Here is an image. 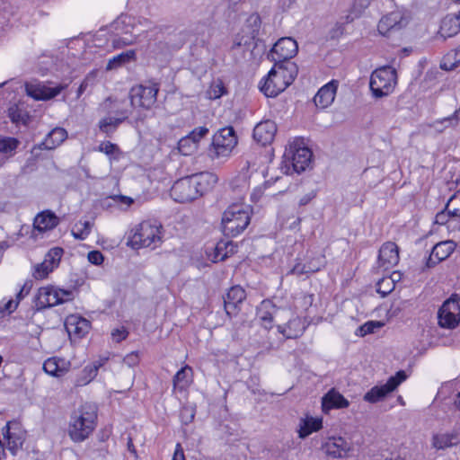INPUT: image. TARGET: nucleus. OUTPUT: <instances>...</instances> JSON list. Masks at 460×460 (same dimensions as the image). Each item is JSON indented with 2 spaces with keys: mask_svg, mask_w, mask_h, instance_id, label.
<instances>
[{
  "mask_svg": "<svg viewBox=\"0 0 460 460\" xmlns=\"http://www.w3.org/2000/svg\"><path fill=\"white\" fill-rule=\"evenodd\" d=\"M115 31L112 46L120 49L141 41V37L149 38L161 31V28L145 17L122 14L111 24Z\"/></svg>",
  "mask_w": 460,
  "mask_h": 460,
  "instance_id": "obj_1",
  "label": "nucleus"
},
{
  "mask_svg": "<svg viewBox=\"0 0 460 460\" xmlns=\"http://www.w3.org/2000/svg\"><path fill=\"white\" fill-rule=\"evenodd\" d=\"M217 176L202 172L176 181L171 188V197L179 203L192 201L214 188Z\"/></svg>",
  "mask_w": 460,
  "mask_h": 460,
  "instance_id": "obj_2",
  "label": "nucleus"
},
{
  "mask_svg": "<svg viewBox=\"0 0 460 460\" xmlns=\"http://www.w3.org/2000/svg\"><path fill=\"white\" fill-rule=\"evenodd\" d=\"M96 419L95 408L90 404L82 405L75 411L67 429L70 438L76 443L84 441L93 431Z\"/></svg>",
  "mask_w": 460,
  "mask_h": 460,
  "instance_id": "obj_3",
  "label": "nucleus"
},
{
  "mask_svg": "<svg viewBox=\"0 0 460 460\" xmlns=\"http://www.w3.org/2000/svg\"><path fill=\"white\" fill-rule=\"evenodd\" d=\"M252 210L245 204L230 205L222 216V231L226 236L235 237L250 225Z\"/></svg>",
  "mask_w": 460,
  "mask_h": 460,
  "instance_id": "obj_4",
  "label": "nucleus"
},
{
  "mask_svg": "<svg viewBox=\"0 0 460 460\" xmlns=\"http://www.w3.org/2000/svg\"><path fill=\"white\" fill-rule=\"evenodd\" d=\"M162 225L155 220H146L133 227L128 234V244L134 249L150 247L161 240Z\"/></svg>",
  "mask_w": 460,
  "mask_h": 460,
  "instance_id": "obj_5",
  "label": "nucleus"
},
{
  "mask_svg": "<svg viewBox=\"0 0 460 460\" xmlns=\"http://www.w3.org/2000/svg\"><path fill=\"white\" fill-rule=\"evenodd\" d=\"M397 83V75L392 66H383L376 69L370 76L369 87L376 98L389 95Z\"/></svg>",
  "mask_w": 460,
  "mask_h": 460,
  "instance_id": "obj_6",
  "label": "nucleus"
},
{
  "mask_svg": "<svg viewBox=\"0 0 460 460\" xmlns=\"http://www.w3.org/2000/svg\"><path fill=\"white\" fill-rule=\"evenodd\" d=\"M73 298L72 290L48 286L39 288L34 303L37 310H42L71 301Z\"/></svg>",
  "mask_w": 460,
  "mask_h": 460,
  "instance_id": "obj_7",
  "label": "nucleus"
},
{
  "mask_svg": "<svg viewBox=\"0 0 460 460\" xmlns=\"http://www.w3.org/2000/svg\"><path fill=\"white\" fill-rule=\"evenodd\" d=\"M237 144V137L233 127L220 128L214 136L209 148L212 158L228 157Z\"/></svg>",
  "mask_w": 460,
  "mask_h": 460,
  "instance_id": "obj_8",
  "label": "nucleus"
},
{
  "mask_svg": "<svg viewBox=\"0 0 460 460\" xmlns=\"http://www.w3.org/2000/svg\"><path fill=\"white\" fill-rule=\"evenodd\" d=\"M290 314V307L278 305L273 300L265 299L257 307V318L264 332H269L273 326V321L283 322L286 320L284 313Z\"/></svg>",
  "mask_w": 460,
  "mask_h": 460,
  "instance_id": "obj_9",
  "label": "nucleus"
},
{
  "mask_svg": "<svg viewBox=\"0 0 460 460\" xmlns=\"http://www.w3.org/2000/svg\"><path fill=\"white\" fill-rule=\"evenodd\" d=\"M303 144L302 140L296 139L289 144L284 153V158L291 163L292 170L297 173L309 166L313 156L312 151Z\"/></svg>",
  "mask_w": 460,
  "mask_h": 460,
  "instance_id": "obj_10",
  "label": "nucleus"
},
{
  "mask_svg": "<svg viewBox=\"0 0 460 460\" xmlns=\"http://www.w3.org/2000/svg\"><path fill=\"white\" fill-rule=\"evenodd\" d=\"M438 318L441 327L455 329L460 323V296L453 295L446 300L438 310Z\"/></svg>",
  "mask_w": 460,
  "mask_h": 460,
  "instance_id": "obj_11",
  "label": "nucleus"
},
{
  "mask_svg": "<svg viewBox=\"0 0 460 460\" xmlns=\"http://www.w3.org/2000/svg\"><path fill=\"white\" fill-rule=\"evenodd\" d=\"M158 91L157 84L133 86L129 93L130 102L134 107L148 110L156 102Z\"/></svg>",
  "mask_w": 460,
  "mask_h": 460,
  "instance_id": "obj_12",
  "label": "nucleus"
},
{
  "mask_svg": "<svg viewBox=\"0 0 460 460\" xmlns=\"http://www.w3.org/2000/svg\"><path fill=\"white\" fill-rule=\"evenodd\" d=\"M406 378L407 375L403 370L398 371L395 376H391L385 385L372 387L364 395V401L376 403L383 400L389 393L394 391Z\"/></svg>",
  "mask_w": 460,
  "mask_h": 460,
  "instance_id": "obj_13",
  "label": "nucleus"
},
{
  "mask_svg": "<svg viewBox=\"0 0 460 460\" xmlns=\"http://www.w3.org/2000/svg\"><path fill=\"white\" fill-rule=\"evenodd\" d=\"M25 439L26 431L18 423L8 422L3 429L4 445H6L7 450L13 456H16L22 448Z\"/></svg>",
  "mask_w": 460,
  "mask_h": 460,
  "instance_id": "obj_14",
  "label": "nucleus"
},
{
  "mask_svg": "<svg viewBox=\"0 0 460 460\" xmlns=\"http://www.w3.org/2000/svg\"><path fill=\"white\" fill-rule=\"evenodd\" d=\"M298 50L297 42L291 37L279 39L268 54V58L273 62L291 60Z\"/></svg>",
  "mask_w": 460,
  "mask_h": 460,
  "instance_id": "obj_15",
  "label": "nucleus"
},
{
  "mask_svg": "<svg viewBox=\"0 0 460 460\" xmlns=\"http://www.w3.org/2000/svg\"><path fill=\"white\" fill-rule=\"evenodd\" d=\"M284 317L288 322L283 324H278L277 329L286 339H296L303 335L306 325L303 319L296 315L290 308V314L285 312Z\"/></svg>",
  "mask_w": 460,
  "mask_h": 460,
  "instance_id": "obj_16",
  "label": "nucleus"
},
{
  "mask_svg": "<svg viewBox=\"0 0 460 460\" xmlns=\"http://www.w3.org/2000/svg\"><path fill=\"white\" fill-rule=\"evenodd\" d=\"M67 84H59L55 87L48 86L42 83H26L25 91L28 96L36 101H47L58 95L66 88Z\"/></svg>",
  "mask_w": 460,
  "mask_h": 460,
  "instance_id": "obj_17",
  "label": "nucleus"
},
{
  "mask_svg": "<svg viewBox=\"0 0 460 460\" xmlns=\"http://www.w3.org/2000/svg\"><path fill=\"white\" fill-rule=\"evenodd\" d=\"M407 24V20L401 11H394L383 16L377 25L380 34L385 36L393 31L401 30Z\"/></svg>",
  "mask_w": 460,
  "mask_h": 460,
  "instance_id": "obj_18",
  "label": "nucleus"
},
{
  "mask_svg": "<svg viewBox=\"0 0 460 460\" xmlns=\"http://www.w3.org/2000/svg\"><path fill=\"white\" fill-rule=\"evenodd\" d=\"M323 451L334 458H343L348 456L350 451V444L342 437L328 438L322 445Z\"/></svg>",
  "mask_w": 460,
  "mask_h": 460,
  "instance_id": "obj_19",
  "label": "nucleus"
},
{
  "mask_svg": "<svg viewBox=\"0 0 460 460\" xmlns=\"http://www.w3.org/2000/svg\"><path fill=\"white\" fill-rule=\"evenodd\" d=\"M399 262V249L393 242L385 243L379 249L377 265L387 270Z\"/></svg>",
  "mask_w": 460,
  "mask_h": 460,
  "instance_id": "obj_20",
  "label": "nucleus"
},
{
  "mask_svg": "<svg viewBox=\"0 0 460 460\" xmlns=\"http://www.w3.org/2000/svg\"><path fill=\"white\" fill-rule=\"evenodd\" d=\"M456 243L453 241H444L433 246L432 251L426 261V268L435 267L440 261L446 260L455 251Z\"/></svg>",
  "mask_w": 460,
  "mask_h": 460,
  "instance_id": "obj_21",
  "label": "nucleus"
},
{
  "mask_svg": "<svg viewBox=\"0 0 460 460\" xmlns=\"http://www.w3.org/2000/svg\"><path fill=\"white\" fill-rule=\"evenodd\" d=\"M287 84L283 81L276 71L271 68L264 79L263 83L260 85L261 91L267 97H276L278 94L282 93L286 88Z\"/></svg>",
  "mask_w": 460,
  "mask_h": 460,
  "instance_id": "obj_22",
  "label": "nucleus"
},
{
  "mask_svg": "<svg viewBox=\"0 0 460 460\" xmlns=\"http://www.w3.org/2000/svg\"><path fill=\"white\" fill-rule=\"evenodd\" d=\"M460 443V432L458 429H452L446 432H438L431 438V446L437 450H445L457 446Z\"/></svg>",
  "mask_w": 460,
  "mask_h": 460,
  "instance_id": "obj_23",
  "label": "nucleus"
},
{
  "mask_svg": "<svg viewBox=\"0 0 460 460\" xmlns=\"http://www.w3.org/2000/svg\"><path fill=\"white\" fill-rule=\"evenodd\" d=\"M276 132V123L273 120L267 119L261 121L254 127L253 138L261 146H266L273 141Z\"/></svg>",
  "mask_w": 460,
  "mask_h": 460,
  "instance_id": "obj_24",
  "label": "nucleus"
},
{
  "mask_svg": "<svg viewBox=\"0 0 460 460\" xmlns=\"http://www.w3.org/2000/svg\"><path fill=\"white\" fill-rule=\"evenodd\" d=\"M338 84V81L332 80L318 90L314 97V102L316 107L325 109L333 102Z\"/></svg>",
  "mask_w": 460,
  "mask_h": 460,
  "instance_id": "obj_25",
  "label": "nucleus"
},
{
  "mask_svg": "<svg viewBox=\"0 0 460 460\" xmlns=\"http://www.w3.org/2000/svg\"><path fill=\"white\" fill-rule=\"evenodd\" d=\"M246 297L245 290L240 286L232 287L224 296V305L226 313L228 316L235 315L237 306Z\"/></svg>",
  "mask_w": 460,
  "mask_h": 460,
  "instance_id": "obj_26",
  "label": "nucleus"
},
{
  "mask_svg": "<svg viewBox=\"0 0 460 460\" xmlns=\"http://www.w3.org/2000/svg\"><path fill=\"white\" fill-rule=\"evenodd\" d=\"M349 405V401L334 388L331 389L322 398V408L324 412H328L332 409H345Z\"/></svg>",
  "mask_w": 460,
  "mask_h": 460,
  "instance_id": "obj_27",
  "label": "nucleus"
},
{
  "mask_svg": "<svg viewBox=\"0 0 460 460\" xmlns=\"http://www.w3.org/2000/svg\"><path fill=\"white\" fill-rule=\"evenodd\" d=\"M460 32V12L450 13L443 18L438 31L439 35L444 39L451 38Z\"/></svg>",
  "mask_w": 460,
  "mask_h": 460,
  "instance_id": "obj_28",
  "label": "nucleus"
},
{
  "mask_svg": "<svg viewBox=\"0 0 460 460\" xmlns=\"http://www.w3.org/2000/svg\"><path fill=\"white\" fill-rule=\"evenodd\" d=\"M279 76L285 81L287 86L290 85L297 75V66L291 60L274 62L272 67Z\"/></svg>",
  "mask_w": 460,
  "mask_h": 460,
  "instance_id": "obj_29",
  "label": "nucleus"
},
{
  "mask_svg": "<svg viewBox=\"0 0 460 460\" xmlns=\"http://www.w3.org/2000/svg\"><path fill=\"white\" fill-rule=\"evenodd\" d=\"M59 224V218L50 210L39 213L33 222L34 228L39 232H46L55 228Z\"/></svg>",
  "mask_w": 460,
  "mask_h": 460,
  "instance_id": "obj_30",
  "label": "nucleus"
},
{
  "mask_svg": "<svg viewBox=\"0 0 460 460\" xmlns=\"http://www.w3.org/2000/svg\"><path fill=\"white\" fill-rule=\"evenodd\" d=\"M67 137V132L63 128H53L38 147L40 149L52 150L60 146Z\"/></svg>",
  "mask_w": 460,
  "mask_h": 460,
  "instance_id": "obj_31",
  "label": "nucleus"
},
{
  "mask_svg": "<svg viewBox=\"0 0 460 460\" xmlns=\"http://www.w3.org/2000/svg\"><path fill=\"white\" fill-rule=\"evenodd\" d=\"M119 117H105L99 121V128L107 136L115 132L117 128L128 118V111H117Z\"/></svg>",
  "mask_w": 460,
  "mask_h": 460,
  "instance_id": "obj_32",
  "label": "nucleus"
},
{
  "mask_svg": "<svg viewBox=\"0 0 460 460\" xmlns=\"http://www.w3.org/2000/svg\"><path fill=\"white\" fill-rule=\"evenodd\" d=\"M67 362L62 358H50L45 360L43 364L44 371L53 376H64L67 370Z\"/></svg>",
  "mask_w": 460,
  "mask_h": 460,
  "instance_id": "obj_33",
  "label": "nucleus"
},
{
  "mask_svg": "<svg viewBox=\"0 0 460 460\" xmlns=\"http://www.w3.org/2000/svg\"><path fill=\"white\" fill-rule=\"evenodd\" d=\"M323 427V420L320 418L307 417L302 419L299 424V438H305L314 431H318Z\"/></svg>",
  "mask_w": 460,
  "mask_h": 460,
  "instance_id": "obj_34",
  "label": "nucleus"
},
{
  "mask_svg": "<svg viewBox=\"0 0 460 460\" xmlns=\"http://www.w3.org/2000/svg\"><path fill=\"white\" fill-rule=\"evenodd\" d=\"M192 368L190 366L185 365L174 375L172 378L173 388H178L180 390L185 389L192 382Z\"/></svg>",
  "mask_w": 460,
  "mask_h": 460,
  "instance_id": "obj_35",
  "label": "nucleus"
},
{
  "mask_svg": "<svg viewBox=\"0 0 460 460\" xmlns=\"http://www.w3.org/2000/svg\"><path fill=\"white\" fill-rule=\"evenodd\" d=\"M460 122V108L457 109L452 115L445 117L441 119L435 120L429 127L436 132L442 133L447 128H455Z\"/></svg>",
  "mask_w": 460,
  "mask_h": 460,
  "instance_id": "obj_36",
  "label": "nucleus"
},
{
  "mask_svg": "<svg viewBox=\"0 0 460 460\" xmlns=\"http://www.w3.org/2000/svg\"><path fill=\"white\" fill-rule=\"evenodd\" d=\"M155 34L151 37V39L146 38L148 41H151ZM147 51L148 55L155 58V60L163 61L165 59L169 54V46L166 42L158 41V42H148L147 44Z\"/></svg>",
  "mask_w": 460,
  "mask_h": 460,
  "instance_id": "obj_37",
  "label": "nucleus"
},
{
  "mask_svg": "<svg viewBox=\"0 0 460 460\" xmlns=\"http://www.w3.org/2000/svg\"><path fill=\"white\" fill-rule=\"evenodd\" d=\"M136 59V51L133 49L127 50L111 58L106 66L107 70H111L121 66L132 60Z\"/></svg>",
  "mask_w": 460,
  "mask_h": 460,
  "instance_id": "obj_38",
  "label": "nucleus"
},
{
  "mask_svg": "<svg viewBox=\"0 0 460 460\" xmlns=\"http://www.w3.org/2000/svg\"><path fill=\"white\" fill-rule=\"evenodd\" d=\"M228 91L220 78L214 79L208 89L206 92V95L210 100H217L223 95L227 94Z\"/></svg>",
  "mask_w": 460,
  "mask_h": 460,
  "instance_id": "obj_39",
  "label": "nucleus"
},
{
  "mask_svg": "<svg viewBox=\"0 0 460 460\" xmlns=\"http://www.w3.org/2000/svg\"><path fill=\"white\" fill-rule=\"evenodd\" d=\"M257 36L252 34L250 31H243V28L242 31L237 33L234 40V47L239 48L243 47L244 49H250L252 47L255 45L254 40Z\"/></svg>",
  "mask_w": 460,
  "mask_h": 460,
  "instance_id": "obj_40",
  "label": "nucleus"
},
{
  "mask_svg": "<svg viewBox=\"0 0 460 460\" xmlns=\"http://www.w3.org/2000/svg\"><path fill=\"white\" fill-rule=\"evenodd\" d=\"M450 219L460 221V190L456 192L447 201L445 207Z\"/></svg>",
  "mask_w": 460,
  "mask_h": 460,
  "instance_id": "obj_41",
  "label": "nucleus"
},
{
  "mask_svg": "<svg viewBox=\"0 0 460 460\" xmlns=\"http://www.w3.org/2000/svg\"><path fill=\"white\" fill-rule=\"evenodd\" d=\"M394 273L389 277H384L376 283V292L381 295L382 297L389 295L395 288Z\"/></svg>",
  "mask_w": 460,
  "mask_h": 460,
  "instance_id": "obj_42",
  "label": "nucleus"
},
{
  "mask_svg": "<svg viewBox=\"0 0 460 460\" xmlns=\"http://www.w3.org/2000/svg\"><path fill=\"white\" fill-rule=\"evenodd\" d=\"M19 144L20 141L15 137H0V153L12 156Z\"/></svg>",
  "mask_w": 460,
  "mask_h": 460,
  "instance_id": "obj_43",
  "label": "nucleus"
},
{
  "mask_svg": "<svg viewBox=\"0 0 460 460\" xmlns=\"http://www.w3.org/2000/svg\"><path fill=\"white\" fill-rule=\"evenodd\" d=\"M92 226L89 221H79L74 226L72 234L75 239L84 240L90 234Z\"/></svg>",
  "mask_w": 460,
  "mask_h": 460,
  "instance_id": "obj_44",
  "label": "nucleus"
},
{
  "mask_svg": "<svg viewBox=\"0 0 460 460\" xmlns=\"http://www.w3.org/2000/svg\"><path fill=\"white\" fill-rule=\"evenodd\" d=\"M323 267V260L319 262L318 266H312L311 262H307L305 264L296 263L291 270V274H296L297 276H301L303 274L307 273H314L321 270Z\"/></svg>",
  "mask_w": 460,
  "mask_h": 460,
  "instance_id": "obj_45",
  "label": "nucleus"
},
{
  "mask_svg": "<svg viewBox=\"0 0 460 460\" xmlns=\"http://www.w3.org/2000/svg\"><path fill=\"white\" fill-rule=\"evenodd\" d=\"M261 26V16L257 13H252L246 20L243 28V31H250L252 34L258 36L260 29Z\"/></svg>",
  "mask_w": 460,
  "mask_h": 460,
  "instance_id": "obj_46",
  "label": "nucleus"
},
{
  "mask_svg": "<svg viewBox=\"0 0 460 460\" xmlns=\"http://www.w3.org/2000/svg\"><path fill=\"white\" fill-rule=\"evenodd\" d=\"M53 270L54 269L50 266V263L44 260L41 263H39L34 267L33 277L36 279H43L47 278Z\"/></svg>",
  "mask_w": 460,
  "mask_h": 460,
  "instance_id": "obj_47",
  "label": "nucleus"
},
{
  "mask_svg": "<svg viewBox=\"0 0 460 460\" xmlns=\"http://www.w3.org/2000/svg\"><path fill=\"white\" fill-rule=\"evenodd\" d=\"M178 149L182 155H188L197 149V146L193 143V140H191L189 136H186L179 140Z\"/></svg>",
  "mask_w": 460,
  "mask_h": 460,
  "instance_id": "obj_48",
  "label": "nucleus"
},
{
  "mask_svg": "<svg viewBox=\"0 0 460 460\" xmlns=\"http://www.w3.org/2000/svg\"><path fill=\"white\" fill-rule=\"evenodd\" d=\"M63 252H64L63 249L60 248V247L52 248L46 254L44 260L47 262H49L50 266H52L53 269H55L56 267H58V263L60 261V259L62 257Z\"/></svg>",
  "mask_w": 460,
  "mask_h": 460,
  "instance_id": "obj_49",
  "label": "nucleus"
},
{
  "mask_svg": "<svg viewBox=\"0 0 460 460\" xmlns=\"http://www.w3.org/2000/svg\"><path fill=\"white\" fill-rule=\"evenodd\" d=\"M455 61H456L455 50H451L443 58L440 67L446 71L453 70L459 66V64H454Z\"/></svg>",
  "mask_w": 460,
  "mask_h": 460,
  "instance_id": "obj_50",
  "label": "nucleus"
},
{
  "mask_svg": "<svg viewBox=\"0 0 460 460\" xmlns=\"http://www.w3.org/2000/svg\"><path fill=\"white\" fill-rule=\"evenodd\" d=\"M384 326V323L378 321H369L359 327L361 336L373 333L376 330Z\"/></svg>",
  "mask_w": 460,
  "mask_h": 460,
  "instance_id": "obj_51",
  "label": "nucleus"
},
{
  "mask_svg": "<svg viewBox=\"0 0 460 460\" xmlns=\"http://www.w3.org/2000/svg\"><path fill=\"white\" fill-rule=\"evenodd\" d=\"M373 0H355L352 6L354 17H358L371 4Z\"/></svg>",
  "mask_w": 460,
  "mask_h": 460,
  "instance_id": "obj_52",
  "label": "nucleus"
},
{
  "mask_svg": "<svg viewBox=\"0 0 460 460\" xmlns=\"http://www.w3.org/2000/svg\"><path fill=\"white\" fill-rule=\"evenodd\" d=\"M208 133V128L207 127H198L194 128L188 136L193 140V143L198 146V143L200 141L202 137H204Z\"/></svg>",
  "mask_w": 460,
  "mask_h": 460,
  "instance_id": "obj_53",
  "label": "nucleus"
},
{
  "mask_svg": "<svg viewBox=\"0 0 460 460\" xmlns=\"http://www.w3.org/2000/svg\"><path fill=\"white\" fill-rule=\"evenodd\" d=\"M98 150L102 153H104L107 155H111L115 153L119 152V146L116 144H113L110 141L102 142L98 146Z\"/></svg>",
  "mask_w": 460,
  "mask_h": 460,
  "instance_id": "obj_54",
  "label": "nucleus"
},
{
  "mask_svg": "<svg viewBox=\"0 0 460 460\" xmlns=\"http://www.w3.org/2000/svg\"><path fill=\"white\" fill-rule=\"evenodd\" d=\"M128 336V332L125 327H121L119 329H114L111 332V337L114 341L120 342L127 339Z\"/></svg>",
  "mask_w": 460,
  "mask_h": 460,
  "instance_id": "obj_55",
  "label": "nucleus"
},
{
  "mask_svg": "<svg viewBox=\"0 0 460 460\" xmlns=\"http://www.w3.org/2000/svg\"><path fill=\"white\" fill-rule=\"evenodd\" d=\"M104 257L99 251H92L88 253V261L94 265H101L103 262Z\"/></svg>",
  "mask_w": 460,
  "mask_h": 460,
  "instance_id": "obj_56",
  "label": "nucleus"
},
{
  "mask_svg": "<svg viewBox=\"0 0 460 460\" xmlns=\"http://www.w3.org/2000/svg\"><path fill=\"white\" fill-rule=\"evenodd\" d=\"M139 361V355L138 352L133 351L128 355L125 356L123 358V362L128 365V367H135L138 364Z\"/></svg>",
  "mask_w": 460,
  "mask_h": 460,
  "instance_id": "obj_57",
  "label": "nucleus"
},
{
  "mask_svg": "<svg viewBox=\"0 0 460 460\" xmlns=\"http://www.w3.org/2000/svg\"><path fill=\"white\" fill-rule=\"evenodd\" d=\"M316 197V190H313L304 196H302L298 201L300 207L305 206L310 203Z\"/></svg>",
  "mask_w": 460,
  "mask_h": 460,
  "instance_id": "obj_58",
  "label": "nucleus"
},
{
  "mask_svg": "<svg viewBox=\"0 0 460 460\" xmlns=\"http://www.w3.org/2000/svg\"><path fill=\"white\" fill-rule=\"evenodd\" d=\"M449 220L451 219L445 208L436 215L435 222L438 225H446Z\"/></svg>",
  "mask_w": 460,
  "mask_h": 460,
  "instance_id": "obj_59",
  "label": "nucleus"
},
{
  "mask_svg": "<svg viewBox=\"0 0 460 460\" xmlns=\"http://www.w3.org/2000/svg\"><path fill=\"white\" fill-rule=\"evenodd\" d=\"M89 326V322L85 319H80L75 327V332L84 334Z\"/></svg>",
  "mask_w": 460,
  "mask_h": 460,
  "instance_id": "obj_60",
  "label": "nucleus"
},
{
  "mask_svg": "<svg viewBox=\"0 0 460 460\" xmlns=\"http://www.w3.org/2000/svg\"><path fill=\"white\" fill-rule=\"evenodd\" d=\"M84 372L87 375L88 377L85 383H88L97 376L98 370L96 369V367L89 365L84 368Z\"/></svg>",
  "mask_w": 460,
  "mask_h": 460,
  "instance_id": "obj_61",
  "label": "nucleus"
},
{
  "mask_svg": "<svg viewBox=\"0 0 460 460\" xmlns=\"http://www.w3.org/2000/svg\"><path fill=\"white\" fill-rule=\"evenodd\" d=\"M31 285H29L28 283H25L22 288L20 289V291L17 293L16 295V300L20 303V301L24 297L26 296L30 290H31Z\"/></svg>",
  "mask_w": 460,
  "mask_h": 460,
  "instance_id": "obj_62",
  "label": "nucleus"
},
{
  "mask_svg": "<svg viewBox=\"0 0 460 460\" xmlns=\"http://www.w3.org/2000/svg\"><path fill=\"white\" fill-rule=\"evenodd\" d=\"M172 460H185L183 450L180 444L176 445V449H175Z\"/></svg>",
  "mask_w": 460,
  "mask_h": 460,
  "instance_id": "obj_63",
  "label": "nucleus"
},
{
  "mask_svg": "<svg viewBox=\"0 0 460 460\" xmlns=\"http://www.w3.org/2000/svg\"><path fill=\"white\" fill-rule=\"evenodd\" d=\"M19 302L17 300L11 299L4 305V309L11 313L17 308Z\"/></svg>",
  "mask_w": 460,
  "mask_h": 460,
  "instance_id": "obj_64",
  "label": "nucleus"
}]
</instances>
